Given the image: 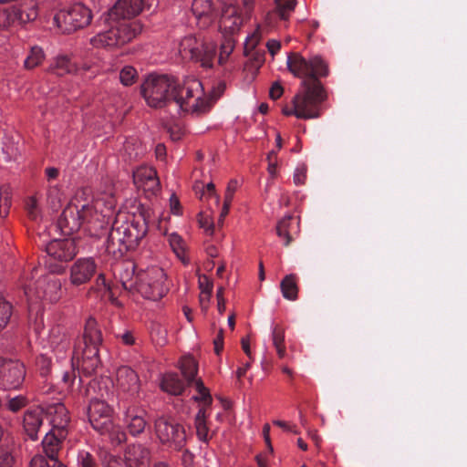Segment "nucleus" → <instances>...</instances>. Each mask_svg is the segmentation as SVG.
Masks as SVG:
<instances>
[{
	"instance_id": "c85d7f7f",
	"label": "nucleus",
	"mask_w": 467,
	"mask_h": 467,
	"mask_svg": "<svg viewBox=\"0 0 467 467\" xmlns=\"http://www.w3.org/2000/svg\"><path fill=\"white\" fill-rule=\"evenodd\" d=\"M299 232V220L291 215L285 216L276 225V234L284 241V245L287 246L292 242L295 235Z\"/></svg>"
},
{
	"instance_id": "e2e57ef3",
	"label": "nucleus",
	"mask_w": 467,
	"mask_h": 467,
	"mask_svg": "<svg viewBox=\"0 0 467 467\" xmlns=\"http://www.w3.org/2000/svg\"><path fill=\"white\" fill-rule=\"evenodd\" d=\"M198 286L200 292H213V281L205 275H199Z\"/></svg>"
},
{
	"instance_id": "a878e982",
	"label": "nucleus",
	"mask_w": 467,
	"mask_h": 467,
	"mask_svg": "<svg viewBox=\"0 0 467 467\" xmlns=\"http://www.w3.org/2000/svg\"><path fill=\"white\" fill-rule=\"evenodd\" d=\"M47 71L59 77L74 75L77 71V62L73 60L71 55L57 54L52 58Z\"/></svg>"
},
{
	"instance_id": "ddd939ff",
	"label": "nucleus",
	"mask_w": 467,
	"mask_h": 467,
	"mask_svg": "<svg viewBox=\"0 0 467 467\" xmlns=\"http://www.w3.org/2000/svg\"><path fill=\"white\" fill-rule=\"evenodd\" d=\"M224 0H192V12L200 27L211 26L217 18Z\"/></svg>"
},
{
	"instance_id": "5701e85b",
	"label": "nucleus",
	"mask_w": 467,
	"mask_h": 467,
	"mask_svg": "<svg viewBox=\"0 0 467 467\" xmlns=\"http://www.w3.org/2000/svg\"><path fill=\"white\" fill-rule=\"evenodd\" d=\"M146 412L138 407H129L123 417V421L129 432L132 436H138L142 433L146 428Z\"/></svg>"
},
{
	"instance_id": "2f4dec72",
	"label": "nucleus",
	"mask_w": 467,
	"mask_h": 467,
	"mask_svg": "<svg viewBox=\"0 0 467 467\" xmlns=\"http://www.w3.org/2000/svg\"><path fill=\"white\" fill-rule=\"evenodd\" d=\"M161 388L169 394L180 395L184 389V383L176 373L170 372L162 376Z\"/></svg>"
},
{
	"instance_id": "9b49d317",
	"label": "nucleus",
	"mask_w": 467,
	"mask_h": 467,
	"mask_svg": "<svg viewBox=\"0 0 467 467\" xmlns=\"http://www.w3.org/2000/svg\"><path fill=\"white\" fill-rule=\"evenodd\" d=\"M25 293L28 297L34 296L37 298L57 302L62 296V283L54 275H46L36 281V286L33 290L29 285L25 287Z\"/></svg>"
},
{
	"instance_id": "603ef678",
	"label": "nucleus",
	"mask_w": 467,
	"mask_h": 467,
	"mask_svg": "<svg viewBox=\"0 0 467 467\" xmlns=\"http://www.w3.org/2000/svg\"><path fill=\"white\" fill-rule=\"evenodd\" d=\"M150 337L152 341L160 347H163L168 342L167 330L160 325H156L151 328Z\"/></svg>"
},
{
	"instance_id": "4be33fe9",
	"label": "nucleus",
	"mask_w": 467,
	"mask_h": 467,
	"mask_svg": "<svg viewBox=\"0 0 467 467\" xmlns=\"http://www.w3.org/2000/svg\"><path fill=\"white\" fill-rule=\"evenodd\" d=\"M122 460L130 467H150V451L140 443H132L125 449Z\"/></svg>"
},
{
	"instance_id": "412c9836",
	"label": "nucleus",
	"mask_w": 467,
	"mask_h": 467,
	"mask_svg": "<svg viewBox=\"0 0 467 467\" xmlns=\"http://www.w3.org/2000/svg\"><path fill=\"white\" fill-rule=\"evenodd\" d=\"M57 225L64 235H70L82 226L79 212L77 208L76 195L62 212Z\"/></svg>"
},
{
	"instance_id": "9d476101",
	"label": "nucleus",
	"mask_w": 467,
	"mask_h": 467,
	"mask_svg": "<svg viewBox=\"0 0 467 467\" xmlns=\"http://www.w3.org/2000/svg\"><path fill=\"white\" fill-rule=\"evenodd\" d=\"M155 431L160 441L176 451L182 450L186 443V433L183 426L159 418L155 421Z\"/></svg>"
},
{
	"instance_id": "79ce46f5",
	"label": "nucleus",
	"mask_w": 467,
	"mask_h": 467,
	"mask_svg": "<svg viewBox=\"0 0 467 467\" xmlns=\"http://www.w3.org/2000/svg\"><path fill=\"white\" fill-rule=\"evenodd\" d=\"M45 58L44 51L39 47H33L25 59V67L27 69H33L40 65Z\"/></svg>"
},
{
	"instance_id": "3c124183",
	"label": "nucleus",
	"mask_w": 467,
	"mask_h": 467,
	"mask_svg": "<svg viewBox=\"0 0 467 467\" xmlns=\"http://www.w3.org/2000/svg\"><path fill=\"white\" fill-rule=\"evenodd\" d=\"M12 316V306L0 296V331L6 327Z\"/></svg>"
},
{
	"instance_id": "c9c22d12",
	"label": "nucleus",
	"mask_w": 467,
	"mask_h": 467,
	"mask_svg": "<svg viewBox=\"0 0 467 467\" xmlns=\"http://www.w3.org/2000/svg\"><path fill=\"white\" fill-rule=\"evenodd\" d=\"M280 288L283 296L290 301H295L298 295L297 280L295 275H287L281 281Z\"/></svg>"
},
{
	"instance_id": "09e8293b",
	"label": "nucleus",
	"mask_w": 467,
	"mask_h": 467,
	"mask_svg": "<svg viewBox=\"0 0 467 467\" xmlns=\"http://www.w3.org/2000/svg\"><path fill=\"white\" fill-rule=\"evenodd\" d=\"M138 78L137 70L131 66H125L119 72V80L124 86L133 85Z\"/></svg>"
},
{
	"instance_id": "b1692460",
	"label": "nucleus",
	"mask_w": 467,
	"mask_h": 467,
	"mask_svg": "<svg viewBox=\"0 0 467 467\" xmlns=\"http://www.w3.org/2000/svg\"><path fill=\"white\" fill-rule=\"evenodd\" d=\"M46 251L50 258L58 261H68L75 254V245L72 240H53L47 244Z\"/></svg>"
},
{
	"instance_id": "69168bd1",
	"label": "nucleus",
	"mask_w": 467,
	"mask_h": 467,
	"mask_svg": "<svg viewBox=\"0 0 467 467\" xmlns=\"http://www.w3.org/2000/svg\"><path fill=\"white\" fill-rule=\"evenodd\" d=\"M212 294H213V292H200V296H199L200 306H201L202 311L204 313L207 312V310L210 306Z\"/></svg>"
},
{
	"instance_id": "8fccbe9b",
	"label": "nucleus",
	"mask_w": 467,
	"mask_h": 467,
	"mask_svg": "<svg viewBox=\"0 0 467 467\" xmlns=\"http://www.w3.org/2000/svg\"><path fill=\"white\" fill-rule=\"evenodd\" d=\"M194 385L199 393V396L193 397L194 400L202 401L204 404L210 405L212 403V396L209 389L204 386L202 380L200 379H195Z\"/></svg>"
},
{
	"instance_id": "2eb2a0df",
	"label": "nucleus",
	"mask_w": 467,
	"mask_h": 467,
	"mask_svg": "<svg viewBox=\"0 0 467 467\" xmlns=\"http://www.w3.org/2000/svg\"><path fill=\"white\" fill-rule=\"evenodd\" d=\"M115 386L119 394L133 398L140 392V380L135 370L128 366H122L116 371Z\"/></svg>"
},
{
	"instance_id": "a18cd8bd",
	"label": "nucleus",
	"mask_w": 467,
	"mask_h": 467,
	"mask_svg": "<svg viewBox=\"0 0 467 467\" xmlns=\"http://www.w3.org/2000/svg\"><path fill=\"white\" fill-rule=\"evenodd\" d=\"M78 467H98V462L93 453L87 449H79L77 453Z\"/></svg>"
},
{
	"instance_id": "cd10ccee",
	"label": "nucleus",
	"mask_w": 467,
	"mask_h": 467,
	"mask_svg": "<svg viewBox=\"0 0 467 467\" xmlns=\"http://www.w3.org/2000/svg\"><path fill=\"white\" fill-rule=\"evenodd\" d=\"M44 408L37 407L28 410L24 414L23 426L28 437L35 441L37 439V432L43 423Z\"/></svg>"
},
{
	"instance_id": "1a4fd4ad",
	"label": "nucleus",
	"mask_w": 467,
	"mask_h": 467,
	"mask_svg": "<svg viewBox=\"0 0 467 467\" xmlns=\"http://www.w3.org/2000/svg\"><path fill=\"white\" fill-rule=\"evenodd\" d=\"M92 20L91 10L77 3L67 9L60 10L54 16V22L58 28L66 33H71L88 26Z\"/></svg>"
},
{
	"instance_id": "6e6d98bb",
	"label": "nucleus",
	"mask_w": 467,
	"mask_h": 467,
	"mask_svg": "<svg viewBox=\"0 0 467 467\" xmlns=\"http://www.w3.org/2000/svg\"><path fill=\"white\" fill-rule=\"evenodd\" d=\"M27 404V399L23 395H17L11 398L7 402V409L10 411L16 412Z\"/></svg>"
},
{
	"instance_id": "6ab92c4d",
	"label": "nucleus",
	"mask_w": 467,
	"mask_h": 467,
	"mask_svg": "<svg viewBox=\"0 0 467 467\" xmlns=\"http://www.w3.org/2000/svg\"><path fill=\"white\" fill-rule=\"evenodd\" d=\"M144 0H118L108 12L110 20L128 21L143 10Z\"/></svg>"
},
{
	"instance_id": "c03bdc74",
	"label": "nucleus",
	"mask_w": 467,
	"mask_h": 467,
	"mask_svg": "<svg viewBox=\"0 0 467 467\" xmlns=\"http://www.w3.org/2000/svg\"><path fill=\"white\" fill-rule=\"evenodd\" d=\"M47 203L53 210L60 208L63 201V193L59 186L51 185L47 192Z\"/></svg>"
},
{
	"instance_id": "ea45409f",
	"label": "nucleus",
	"mask_w": 467,
	"mask_h": 467,
	"mask_svg": "<svg viewBox=\"0 0 467 467\" xmlns=\"http://www.w3.org/2000/svg\"><path fill=\"white\" fill-rule=\"evenodd\" d=\"M235 47V40L234 36H224L223 41L220 46V53L218 57V63L220 65H225L229 60V57Z\"/></svg>"
},
{
	"instance_id": "72a5a7b5",
	"label": "nucleus",
	"mask_w": 467,
	"mask_h": 467,
	"mask_svg": "<svg viewBox=\"0 0 467 467\" xmlns=\"http://www.w3.org/2000/svg\"><path fill=\"white\" fill-rule=\"evenodd\" d=\"M208 418L207 412L205 408H201L196 416L194 420L195 430H196V435L199 439V441L208 443L212 435L210 434L209 428L207 426L206 420Z\"/></svg>"
},
{
	"instance_id": "6e6552de",
	"label": "nucleus",
	"mask_w": 467,
	"mask_h": 467,
	"mask_svg": "<svg viewBox=\"0 0 467 467\" xmlns=\"http://www.w3.org/2000/svg\"><path fill=\"white\" fill-rule=\"evenodd\" d=\"M180 53L183 57L200 62L204 67H212L216 53V44L190 35L182 39Z\"/></svg>"
},
{
	"instance_id": "4d7b16f0",
	"label": "nucleus",
	"mask_w": 467,
	"mask_h": 467,
	"mask_svg": "<svg viewBox=\"0 0 467 467\" xmlns=\"http://www.w3.org/2000/svg\"><path fill=\"white\" fill-rule=\"evenodd\" d=\"M198 222L202 228H203L210 234L213 232V223L212 216L209 213L201 212L198 214Z\"/></svg>"
},
{
	"instance_id": "7ed1b4c3",
	"label": "nucleus",
	"mask_w": 467,
	"mask_h": 467,
	"mask_svg": "<svg viewBox=\"0 0 467 467\" xmlns=\"http://www.w3.org/2000/svg\"><path fill=\"white\" fill-rule=\"evenodd\" d=\"M327 99V93L317 79L302 80L300 89L292 100V107L283 109L285 115L297 119H317L321 115V104Z\"/></svg>"
},
{
	"instance_id": "393cba45",
	"label": "nucleus",
	"mask_w": 467,
	"mask_h": 467,
	"mask_svg": "<svg viewBox=\"0 0 467 467\" xmlns=\"http://www.w3.org/2000/svg\"><path fill=\"white\" fill-rule=\"evenodd\" d=\"M44 411L50 419L53 431H66L69 423L68 410L62 402L47 404Z\"/></svg>"
},
{
	"instance_id": "4468645a",
	"label": "nucleus",
	"mask_w": 467,
	"mask_h": 467,
	"mask_svg": "<svg viewBox=\"0 0 467 467\" xmlns=\"http://www.w3.org/2000/svg\"><path fill=\"white\" fill-rule=\"evenodd\" d=\"M46 352L53 354L57 359L64 358L69 348V339L61 326L52 327L47 336L42 340Z\"/></svg>"
},
{
	"instance_id": "bf43d9fd",
	"label": "nucleus",
	"mask_w": 467,
	"mask_h": 467,
	"mask_svg": "<svg viewBox=\"0 0 467 467\" xmlns=\"http://www.w3.org/2000/svg\"><path fill=\"white\" fill-rule=\"evenodd\" d=\"M26 211L31 219H36L39 215V208L36 197L31 196L26 201Z\"/></svg>"
},
{
	"instance_id": "338daca9",
	"label": "nucleus",
	"mask_w": 467,
	"mask_h": 467,
	"mask_svg": "<svg viewBox=\"0 0 467 467\" xmlns=\"http://www.w3.org/2000/svg\"><path fill=\"white\" fill-rule=\"evenodd\" d=\"M13 462L12 455L7 451L0 449V467H12Z\"/></svg>"
},
{
	"instance_id": "37998d69",
	"label": "nucleus",
	"mask_w": 467,
	"mask_h": 467,
	"mask_svg": "<svg viewBox=\"0 0 467 467\" xmlns=\"http://www.w3.org/2000/svg\"><path fill=\"white\" fill-rule=\"evenodd\" d=\"M168 240L177 257L185 263V244L183 239L177 233H171L169 234Z\"/></svg>"
},
{
	"instance_id": "aec40b11",
	"label": "nucleus",
	"mask_w": 467,
	"mask_h": 467,
	"mask_svg": "<svg viewBox=\"0 0 467 467\" xmlns=\"http://www.w3.org/2000/svg\"><path fill=\"white\" fill-rule=\"evenodd\" d=\"M97 271L93 258H79L70 267L69 280L71 285L78 286L88 283Z\"/></svg>"
},
{
	"instance_id": "58836bf2",
	"label": "nucleus",
	"mask_w": 467,
	"mask_h": 467,
	"mask_svg": "<svg viewBox=\"0 0 467 467\" xmlns=\"http://www.w3.org/2000/svg\"><path fill=\"white\" fill-rule=\"evenodd\" d=\"M102 435H108L110 443L113 446H119L126 441V433L120 426L115 425L112 420L110 426L107 427V430L98 431Z\"/></svg>"
},
{
	"instance_id": "7c9ffc66",
	"label": "nucleus",
	"mask_w": 467,
	"mask_h": 467,
	"mask_svg": "<svg viewBox=\"0 0 467 467\" xmlns=\"http://www.w3.org/2000/svg\"><path fill=\"white\" fill-rule=\"evenodd\" d=\"M19 25L34 21L38 16V4L36 0H25L18 5H13Z\"/></svg>"
},
{
	"instance_id": "de8ad7c7",
	"label": "nucleus",
	"mask_w": 467,
	"mask_h": 467,
	"mask_svg": "<svg viewBox=\"0 0 467 467\" xmlns=\"http://www.w3.org/2000/svg\"><path fill=\"white\" fill-rule=\"evenodd\" d=\"M12 191L9 186L0 188V214L6 215L11 206Z\"/></svg>"
},
{
	"instance_id": "20e7f679",
	"label": "nucleus",
	"mask_w": 467,
	"mask_h": 467,
	"mask_svg": "<svg viewBox=\"0 0 467 467\" xmlns=\"http://www.w3.org/2000/svg\"><path fill=\"white\" fill-rule=\"evenodd\" d=\"M75 195L82 225L84 223L102 224L105 218L110 216L116 205L111 191L93 197L89 189L81 188Z\"/></svg>"
},
{
	"instance_id": "052dcab7",
	"label": "nucleus",
	"mask_w": 467,
	"mask_h": 467,
	"mask_svg": "<svg viewBox=\"0 0 467 467\" xmlns=\"http://www.w3.org/2000/svg\"><path fill=\"white\" fill-rule=\"evenodd\" d=\"M48 352H45L41 354L37 359V364L40 367L42 375H47L51 367V358L48 357Z\"/></svg>"
},
{
	"instance_id": "13d9d810",
	"label": "nucleus",
	"mask_w": 467,
	"mask_h": 467,
	"mask_svg": "<svg viewBox=\"0 0 467 467\" xmlns=\"http://www.w3.org/2000/svg\"><path fill=\"white\" fill-rule=\"evenodd\" d=\"M226 88V84L223 81L218 82L212 89L211 91V98H208L204 91L202 90L203 97H205L209 102H210V108H212L213 102L216 99H218L221 95L224 92ZM211 109H209L210 110Z\"/></svg>"
},
{
	"instance_id": "0eeeda50",
	"label": "nucleus",
	"mask_w": 467,
	"mask_h": 467,
	"mask_svg": "<svg viewBox=\"0 0 467 467\" xmlns=\"http://www.w3.org/2000/svg\"><path fill=\"white\" fill-rule=\"evenodd\" d=\"M147 233V224L143 218L134 217L114 227L108 237L107 250L109 253H122L123 250L135 248Z\"/></svg>"
},
{
	"instance_id": "423d86ee",
	"label": "nucleus",
	"mask_w": 467,
	"mask_h": 467,
	"mask_svg": "<svg viewBox=\"0 0 467 467\" xmlns=\"http://www.w3.org/2000/svg\"><path fill=\"white\" fill-rule=\"evenodd\" d=\"M102 343V334L94 317L86 321L82 343L74 350V359L79 369L86 375H92L100 365L99 348Z\"/></svg>"
},
{
	"instance_id": "774afa93",
	"label": "nucleus",
	"mask_w": 467,
	"mask_h": 467,
	"mask_svg": "<svg viewBox=\"0 0 467 467\" xmlns=\"http://www.w3.org/2000/svg\"><path fill=\"white\" fill-rule=\"evenodd\" d=\"M29 467H50L47 459L40 454L35 455L31 462Z\"/></svg>"
},
{
	"instance_id": "f257e3e1",
	"label": "nucleus",
	"mask_w": 467,
	"mask_h": 467,
	"mask_svg": "<svg viewBox=\"0 0 467 467\" xmlns=\"http://www.w3.org/2000/svg\"><path fill=\"white\" fill-rule=\"evenodd\" d=\"M141 94L151 108L174 102L180 113L192 116L205 114L210 109V102L202 94V84L195 78L180 83L168 76L150 75L141 85Z\"/></svg>"
},
{
	"instance_id": "5fc2aeb1",
	"label": "nucleus",
	"mask_w": 467,
	"mask_h": 467,
	"mask_svg": "<svg viewBox=\"0 0 467 467\" xmlns=\"http://www.w3.org/2000/svg\"><path fill=\"white\" fill-rule=\"evenodd\" d=\"M262 37L261 30L257 27L251 35H248L244 40V52L245 56H248L253 51L257 44L260 42Z\"/></svg>"
},
{
	"instance_id": "a211bd4d",
	"label": "nucleus",
	"mask_w": 467,
	"mask_h": 467,
	"mask_svg": "<svg viewBox=\"0 0 467 467\" xmlns=\"http://www.w3.org/2000/svg\"><path fill=\"white\" fill-rule=\"evenodd\" d=\"M135 185L141 189L148 197L157 194L160 182L156 171L150 166H140L133 172Z\"/></svg>"
},
{
	"instance_id": "e433bc0d",
	"label": "nucleus",
	"mask_w": 467,
	"mask_h": 467,
	"mask_svg": "<svg viewBox=\"0 0 467 467\" xmlns=\"http://www.w3.org/2000/svg\"><path fill=\"white\" fill-rule=\"evenodd\" d=\"M328 74V65L321 57L313 56L310 57V78L307 80H318V78L327 77Z\"/></svg>"
},
{
	"instance_id": "dca6fc26",
	"label": "nucleus",
	"mask_w": 467,
	"mask_h": 467,
	"mask_svg": "<svg viewBox=\"0 0 467 467\" xmlns=\"http://www.w3.org/2000/svg\"><path fill=\"white\" fill-rule=\"evenodd\" d=\"M219 20V28L224 36H234V34L239 32L242 25L243 18L238 10V7L233 3L223 2L221 7Z\"/></svg>"
},
{
	"instance_id": "473e14b6",
	"label": "nucleus",
	"mask_w": 467,
	"mask_h": 467,
	"mask_svg": "<svg viewBox=\"0 0 467 467\" xmlns=\"http://www.w3.org/2000/svg\"><path fill=\"white\" fill-rule=\"evenodd\" d=\"M97 293L98 296L104 301H110L114 305H118V300L114 296L109 284L106 281L103 274H99L96 279L94 287L91 288L90 293Z\"/></svg>"
},
{
	"instance_id": "c756f323",
	"label": "nucleus",
	"mask_w": 467,
	"mask_h": 467,
	"mask_svg": "<svg viewBox=\"0 0 467 467\" xmlns=\"http://www.w3.org/2000/svg\"><path fill=\"white\" fill-rule=\"evenodd\" d=\"M286 65L288 70L299 78H310V58L306 59L299 53H293L287 57Z\"/></svg>"
},
{
	"instance_id": "f704fd0d",
	"label": "nucleus",
	"mask_w": 467,
	"mask_h": 467,
	"mask_svg": "<svg viewBox=\"0 0 467 467\" xmlns=\"http://www.w3.org/2000/svg\"><path fill=\"white\" fill-rule=\"evenodd\" d=\"M272 342L279 358H285L286 349L285 345V329L279 325H271Z\"/></svg>"
},
{
	"instance_id": "49530a36",
	"label": "nucleus",
	"mask_w": 467,
	"mask_h": 467,
	"mask_svg": "<svg viewBox=\"0 0 467 467\" xmlns=\"http://www.w3.org/2000/svg\"><path fill=\"white\" fill-rule=\"evenodd\" d=\"M275 3L277 15L286 21L296 7V0H275Z\"/></svg>"
},
{
	"instance_id": "680f3d73",
	"label": "nucleus",
	"mask_w": 467,
	"mask_h": 467,
	"mask_svg": "<svg viewBox=\"0 0 467 467\" xmlns=\"http://www.w3.org/2000/svg\"><path fill=\"white\" fill-rule=\"evenodd\" d=\"M306 179V167L305 164L297 166L295 170L293 180L296 185L304 184Z\"/></svg>"
},
{
	"instance_id": "a19ab883",
	"label": "nucleus",
	"mask_w": 467,
	"mask_h": 467,
	"mask_svg": "<svg viewBox=\"0 0 467 467\" xmlns=\"http://www.w3.org/2000/svg\"><path fill=\"white\" fill-rule=\"evenodd\" d=\"M16 25L19 24L13 5L8 8L0 9V29H8Z\"/></svg>"
},
{
	"instance_id": "39448f33",
	"label": "nucleus",
	"mask_w": 467,
	"mask_h": 467,
	"mask_svg": "<svg viewBox=\"0 0 467 467\" xmlns=\"http://www.w3.org/2000/svg\"><path fill=\"white\" fill-rule=\"evenodd\" d=\"M109 24L107 30L99 32L89 40L95 48L116 49L122 47L135 39L143 30L140 21L110 20L107 15Z\"/></svg>"
},
{
	"instance_id": "f8f14e48",
	"label": "nucleus",
	"mask_w": 467,
	"mask_h": 467,
	"mask_svg": "<svg viewBox=\"0 0 467 467\" xmlns=\"http://www.w3.org/2000/svg\"><path fill=\"white\" fill-rule=\"evenodd\" d=\"M26 368L18 360H4L0 358V387L5 389H16L23 384Z\"/></svg>"
},
{
	"instance_id": "864d4df0",
	"label": "nucleus",
	"mask_w": 467,
	"mask_h": 467,
	"mask_svg": "<svg viewBox=\"0 0 467 467\" xmlns=\"http://www.w3.org/2000/svg\"><path fill=\"white\" fill-rule=\"evenodd\" d=\"M265 62V57L263 53L258 51L253 53L251 59L247 61L244 65V70L251 71L253 75H254L261 66Z\"/></svg>"
},
{
	"instance_id": "4c0bfd02",
	"label": "nucleus",
	"mask_w": 467,
	"mask_h": 467,
	"mask_svg": "<svg viewBox=\"0 0 467 467\" xmlns=\"http://www.w3.org/2000/svg\"><path fill=\"white\" fill-rule=\"evenodd\" d=\"M179 368L187 381L191 382L195 379L198 372V364L192 357H182L179 362Z\"/></svg>"
},
{
	"instance_id": "f3484780",
	"label": "nucleus",
	"mask_w": 467,
	"mask_h": 467,
	"mask_svg": "<svg viewBox=\"0 0 467 467\" xmlns=\"http://www.w3.org/2000/svg\"><path fill=\"white\" fill-rule=\"evenodd\" d=\"M112 408L104 400L93 399L88 409V420L94 430H107L110 426Z\"/></svg>"
},
{
	"instance_id": "f03ea898",
	"label": "nucleus",
	"mask_w": 467,
	"mask_h": 467,
	"mask_svg": "<svg viewBox=\"0 0 467 467\" xmlns=\"http://www.w3.org/2000/svg\"><path fill=\"white\" fill-rule=\"evenodd\" d=\"M119 277L124 289L137 291L146 299L156 301L168 292L167 275L163 268L156 265L135 273L134 265L127 264L122 266Z\"/></svg>"
},
{
	"instance_id": "0e129e2a",
	"label": "nucleus",
	"mask_w": 467,
	"mask_h": 467,
	"mask_svg": "<svg viewBox=\"0 0 467 467\" xmlns=\"http://www.w3.org/2000/svg\"><path fill=\"white\" fill-rule=\"evenodd\" d=\"M103 467H130L121 457L109 456L103 462Z\"/></svg>"
},
{
	"instance_id": "bb28decb",
	"label": "nucleus",
	"mask_w": 467,
	"mask_h": 467,
	"mask_svg": "<svg viewBox=\"0 0 467 467\" xmlns=\"http://www.w3.org/2000/svg\"><path fill=\"white\" fill-rule=\"evenodd\" d=\"M67 431H48L43 441L42 448L45 455L52 462L58 460L57 455L61 449V441L66 438Z\"/></svg>"
}]
</instances>
